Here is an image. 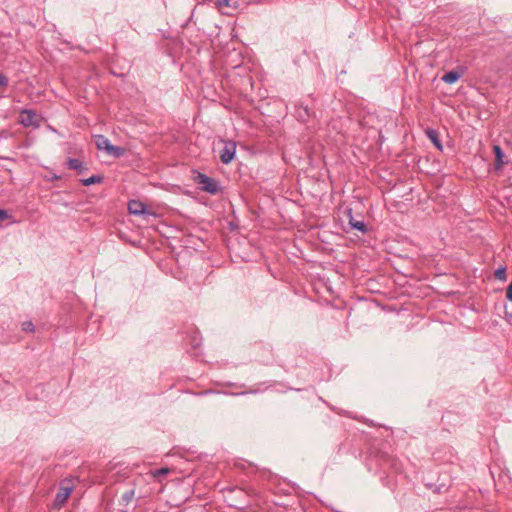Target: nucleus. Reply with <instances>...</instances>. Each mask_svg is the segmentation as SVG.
Instances as JSON below:
<instances>
[{"label": "nucleus", "mask_w": 512, "mask_h": 512, "mask_svg": "<svg viewBox=\"0 0 512 512\" xmlns=\"http://www.w3.org/2000/svg\"><path fill=\"white\" fill-rule=\"evenodd\" d=\"M125 152H126L125 148L120 147V146L111 145L107 154H109L115 158H121L122 156H124Z\"/></svg>", "instance_id": "2eb2a0df"}, {"label": "nucleus", "mask_w": 512, "mask_h": 512, "mask_svg": "<svg viewBox=\"0 0 512 512\" xmlns=\"http://www.w3.org/2000/svg\"><path fill=\"white\" fill-rule=\"evenodd\" d=\"M19 123L23 125L24 127H39L40 120L37 116V114L30 109H23L20 112V119Z\"/></svg>", "instance_id": "f03ea898"}, {"label": "nucleus", "mask_w": 512, "mask_h": 512, "mask_svg": "<svg viewBox=\"0 0 512 512\" xmlns=\"http://www.w3.org/2000/svg\"><path fill=\"white\" fill-rule=\"evenodd\" d=\"M71 492H72V487L71 486H63L62 485L59 488L58 493L56 494L55 505L58 506V507L62 506L67 501V499L69 498Z\"/></svg>", "instance_id": "39448f33"}, {"label": "nucleus", "mask_w": 512, "mask_h": 512, "mask_svg": "<svg viewBox=\"0 0 512 512\" xmlns=\"http://www.w3.org/2000/svg\"><path fill=\"white\" fill-rule=\"evenodd\" d=\"M128 209L129 212L133 215L139 216L147 213L145 204L137 200H131L128 203Z\"/></svg>", "instance_id": "0eeeda50"}, {"label": "nucleus", "mask_w": 512, "mask_h": 512, "mask_svg": "<svg viewBox=\"0 0 512 512\" xmlns=\"http://www.w3.org/2000/svg\"><path fill=\"white\" fill-rule=\"evenodd\" d=\"M134 495H135L134 489H130V490L124 492L123 495L121 496V504L125 505V506L128 505L134 498Z\"/></svg>", "instance_id": "f3484780"}, {"label": "nucleus", "mask_w": 512, "mask_h": 512, "mask_svg": "<svg viewBox=\"0 0 512 512\" xmlns=\"http://www.w3.org/2000/svg\"><path fill=\"white\" fill-rule=\"evenodd\" d=\"M236 153V144L235 142L228 141L224 143L223 148L220 151V159L224 164H229Z\"/></svg>", "instance_id": "20e7f679"}, {"label": "nucleus", "mask_w": 512, "mask_h": 512, "mask_svg": "<svg viewBox=\"0 0 512 512\" xmlns=\"http://www.w3.org/2000/svg\"><path fill=\"white\" fill-rule=\"evenodd\" d=\"M103 180H104L103 175L97 174V175H92L89 178L82 179L81 183L84 186H90V185H93V184L102 183Z\"/></svg>", "instance_id": "ddd939ff"}, {"label": "nucleus", "mask_w": 512, "mask_h": 512, "mask_svg": "<svg viewBox=\"0 0 512 512\" xmlns=\"http://www.w3.org/2000/svg\"><path fill=\"white\" fill-rule=\"evenodd\" d=\"M164 260H170L171 262L177 260V258L171 257V258H164Z\"/></svg>", "instance_id": "b1692460"}, {"label": "nucleus", "mask_w": 512, "mask_h": 512, "mask_svg": "<svg viewBox=\"0 0 512 512\" xmlns=\"http://www.w3.org/2000/svg\"><path fill=\"white\" fill-rule=\"evenodd\" d=\"M162 262H163V261H160V262L158 263V266H159L160 268H162V265H163V264H162Z\"/></svg>", "instance_id": "a878e982"}, {"label": "nucleus", "mask_w": 512, "mask_h": 512, "mask_svg": "<svg viewBox=\"0 0 512 512\" xmlns=\"http://www.w3.org/2000/svg\"><path fill=\"white\" fill-rule=\"evenodd\" d=\"M8 85V78L4 74H0V86L6 87Z\"/></svg>", "instance_id": "4be33fe9"}, {"label": "nucleus", "mask_w": 512, "mask_h": 512, "mask_svg": "<svg viewBox=\"0 0 512 512\" xmlns=\"http://www.w3.org/2000/svg\"><path fill=\"white\" fill-rule=\"evenodd\" d=\"M463 74V68L454 69L445 73L442 77V80L447 84H454L462 77Z\"/></svg>", "instance_id": "423d86ee"}, {"label": "nucleus", "mask_w": 512, "mask_h": 512, "mask_svg": "<svg viewBox=\"0 0 512 512\" xmlns=\"http://www.w3.org/2000/svg\"><path fill=\"white\" fill-rule=\"evenodd\" d=\"M169 472H170L169 468H160V469L155 470L154 476L155 477L165 476Z\"/></svg>", "instance_id": "aec40b11"}, {"label": "nucleus", "mask_w": 512, "mask_h": 512, "mask_svg": "<svg viewBox=\"0 0 512 512\" xmlns=\"http://www.w3.org/2000/svg\"><path fill=\"white\" fill-rule=\"evenodd\" d=\"M314 114V111L302 102L295 105L294 115L296 119L302 123L308 122L312 117H314Z\"/></svg>", "instance_id": "7ed1b4c3"}, {"label": "nucleus", "mask_w": 512, "mask_h": 512, "mask_svg": "<svg viewBox=\"0 0 512 512\" xmlns=\"http://www.w3.org/2000/svg\"><path fill=\"white\" fill-rule=\"evenodd\" d=\"M66 166L68 169L75 170L79 174L84 173L87 168L84 166L83 162L76 158H68L66 162Z\"/></svg>", "instance_id": "6e6552de"}, {"label": "nucleus", "mask_w": 512, "mask_h": 512, "mask_svg": "<svg viewBox=\"0 0 512 512\" xmlns=\"http://www.w3.org/2000/svg\"><path fill=\"white\" fill-rule=\"evenodd\" d=\"M119 512H128L127 510H120Z\"/></svg>", "instance_id": "bb28decb"}, {"label": "nucleus", "mask_w": 512, "mask_h": 512, "mask_svg": "<svg viewBox=\"0 0 512 512\" xmlns=\"http://www.w3.org/2000/svg\"><path fill=\"white\" fill-rule=\"evenodd\" d=\"M493 150H494L495 160H496L495 167H496V169H500L505 163L504 162L505 154L499 145H494Z\"/></svg>", "instance_id": "f8f14e48"}, {"label": "nucleus", "mask_w": 512, "mask_h": 512, "mask_svg": "<svg viewBox=\"0 0 512 512\" xmlns=\"http://www.w3.org/2000/svg\"><path fill=\"white\" fill-rule=\"evenodd\" d=\"M22 330L25 332H34V324L32 323V321L23 322Z\"/></svg>", "instance_id": "6ab92c4d"}, {"label": "nucleus", "mask_w": 512, "mask_h": 512, "mask_svg": "<svg viewBox=\"0 0 512 512\" xmlns=\"http://www.w3.org/2000/svg\"><path fill=\"white\" fill-rule=\"evenodd\" d=\"M349 224L353 229H356L362 233L367 232L366 224L363 221L355 220L352 216H350Z\"/></svg>", "instance_id": "4468645a"}, {"label": "nucleus", "mask_w": 512, "mask_h": 512, "mask_svg": "<svg viewBox=\"0 0 512 512\" xmlns=\"http://www.w3.org/2000/svg\"><path fill=\"white\" fill-rule=\"evenodd\" d=\"M425 486L428 489L432 490L436 494H441V493H444V492H446L448 490V486L446 484H444V483L439 484V485L432 484V483H427Z\"/></svg>", "instance_id": "dca6fc26"}, {"label": "nucleus", "mask_w": 512, "mask_h": 512, "mask_svg": "<svg viewBox=\"0 0 512 512\" xmlns=\"http://www.w3.org/2000/svg\"><path fill=\"white\" fill-rule=\"evenodd\" d=\"M506 297L508 300L512 302V282L509 284L507 291H506Z\"/></svg>", "instance_id": "5701e85b"}, {"label": "nucleus", "mask_w": 512, "mask_h": 512, "mask_svg": "<svg viewBox=\"0 0 512 512\" xmlns=\"http://www.w3.org/2000/svg\"><path fill=\"white\" fill-rule=\"evenodd\" d=\"M194 182L200 186V189L204 192H207L212 195H216L220 191V185L219 182L207 176L203 173H197V175L194 177Z\"/></svg>", "instance_id": "f257e3e1"}, {"label": "nucleus", "mask_w": 512, "mask_h": 512, "mask_svg": "<svg viewBox=\"0 0 512 512\" xmlns=\"http://www.w3.org/2000/svg\"><path fill=\"white\" fill-rule=\"evenodd\" d=\"M96 146L99 150H104L108 153L109 148L111 147L110 140L103 136V135H97L95 138Z\"/></svg>", "instance_id": "9b49d317"}, {"label": "nucleus", "mask_w": 512, "mask_h": 512, "mask_svg": "<svg viewBox=\"0 0 512 512\" xmlns=\"http://www.w3.org/2000/svg\"><path fill=\"white\" fill-rule=\"evenodd\" d=\"M216 7L221 13L229 15L234 8L231 6L230 0H214Z\"/></svg>", "instance_id": "9d476101"}, {"label": "nucleus", "mask_w": 512, "mask_h": 512, "mask_svg": "<svg viewBox=\"0 0 512 512\" xmlns=\"http://www.w3.org/2000/svg\"><path fill=\"white\" fill-rule=\"evenodd\" d=\"M427 138L435 145L440 151L443 150L442 143L439 139V134L435 129H427L425 131Z\"/></svg>", "instance_id": "1a4fd4ad"}, {"label": "nucleus", "mask_w": 512, "mask_h": 512, "mask_svg": "<svg viewBox=\"0 0 512 512\" xmlns=\"http://www.w3.org/2000/svg\"><path fill=\"white\" fill-rule=\"evenodd\" d=\"M391 461H392V464H391V465H392V467H393V468H395V469H397V468H396L395 460H394V459H391Z\"/></svg>", "instance_id": "393cba45"}, {"label": "nucleus", "mask_w": 512, "mask_h": 512, "mask_svg": "<svg viewBox=\"0 0 512 512\" xmlns=\"http://www.w3.org/2000/svg\"><path fill=\"white\" fill-rule=\"evenodd\" d=\"M9 214L6 210L0 209V221H5L9 218Z\"/></svg>", "instance_id": "412c9836"}, {"label": "nucleus", "mask_w": 512, "mask_h": 512, "mask_svg": "<svg viewBox=\"0 0 512 512\" xmlns=\"http://www.w3.org/2000/svg\"><path fill=\"white\" fill-rule=\"evenodd\" d=\"M494 276L498 280L506 281L507 280L506 267H499L498 269H496L494 272Z\"/></svg>", "instance_id": "a211bd4d"}]
</instances>
